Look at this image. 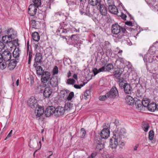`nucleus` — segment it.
Masks as SVG:
<instances>
[{
    "label": "nucleus",
    "instance_id": "8",
    "mask_svg": "<svg viewBox=\"0 0 158 158\" xmlns=\"http://www.w3.org/2000/svg\"><path fill=\"white\" fill-rule=\"evenodd\" d=\"M56 108L53 106H49L46 109L45 111V115L47 117H49L51 115L54 114L55 116V112Z\"/></svg>",
    "mask_w": 158,
    "mask_h": 158
},
{
    "label": "nucleus",
    "instance_id": "2",
    "mask_svg": "<svg viewBox=\"0 0 158 158\" xmlns=\"http://www.w3.org/2000/svg\"><path fill=\"white\" fill-rule=\"evenodd\" d=\"M120 82L119 84V86L122 89H123L125 93L127 94H130L132 90V87L131 85L127 83H125L126 81L120 80Z\"/></svg>",
    "mask_w": 158,
    "mask_h": 158
},
{
    "label": "nucleus",
    "instance_id": "34",
    "mask_svg": "<svg viewBox=\"0 0 158 158\" xmlns=\"http://www.w3.org/2000/svg\"><path fill=\"white\" fill-rule=\"evenodd\" d=\"M142 127L145 131L147 132L149 128V125L147 123H143L142 124Z\"/></svg>",
    "mask_w": 158,
    "mask_h": 158
},
{
    "label": "nucleus",
    "instance_id": "54",
    "mask_svg": "<svg viewBox=\"0 0 158 158\" xmlns=\"http://www.w3.org/2000/svg\"><path fill=\"white\" fill-rule=\"evenodd\" d=\"M126 24L129 26H132V22L131 21L127 22Z\"/></svg>",
    "mask_w": 158,
    "mask_h": 158
},
{
    "label": "nucleus",
    "instance_id": "1",
    "mask_svg": "<svg viewBox=\"0 0 158 158\" xmlns=\"http://www.w3.org/2000/svg\"><path fill=\"white\" fill-rule=\"evenodd\" d=\"M12 31L11 29H8L7 31V33L8 35H5L3 36L2 38V41L4 43H6L10 48H11L13 47V44L12 42V37L13 36L12 34L10 33L11 31Z\"/></svg>",
    "mask_w": 158,
    "mask_h": 158
},
{
    "label": "nucleus",
    "instance_id": "60",
    "mask_svg": "<svg viewBox=\"0 0 158 158\" xmlns=\"http://www.w3.org/2000/svg\"><path fill=\"white\" fill-rule=\"evenodd\" d=\"M2 29L1 27V26H0V37H1L2 35Z\"/></svg>",
    "mask_w": 158,
    "mask_h": 158
},
{
    "label": "nucleus",
    "instance_id": "26",
    "mask_svg": "<svg viewBox=\"0 0 158 158\" xmlns=\"http://www.w3.org/2000/svg\"><path fill=\"white\" fill-rule=\"evenodd\" d=\"M42 59V55L40 53H37L36 54L35 60L36 62L38 63H41Z\"/></svg>",
    "mask_w": 158,
    "mask_h": 158
},
{
    "label": "nucleus",
    "instance_id": "36",
    "mask_svg": "<svg viewBox=\"0 0 158 158\" xmlns=\"http://www.w3.org/2000/svg\"><path fill=\"white\" fill-rule=\"evenodd\" d=\"M154 137V132L153 130H151L149 132L148 138L150 140H152Z\"/></svg>",
    "mask_w": 158,
    "mask_h": 158
},
{
    "label": "nucleus",
    "instance_id": "58",
    "mask_svg": "<svg viewBox=\"0 0 158 158\" xmlns=\"http://www.w3.org/2000/svg\"><path fill=\"white\" fill-rule=\"evenodd\" d=\"M71 76V73L70 71H69L67 74V77L69 78Z\"/></svg>",
    "mask_w": 158,
    "mask_h": 158
},
{
    "label": "nucleus",
    "instance_id": "13",
    "mask_svg": "<svg viewBox=\"0 0 158 158\" xmlns=\"http://www.w3.org/2000/svg\"><path fill=\"white\" fill-rule=\"evenodd\" d=\"M58 77L54 76L52 77L49 81L50 84L52 87H56L58 85Z\"/></svg>",
    "mask_w": 158,
    "mask_h": 158
},
{
    "label": "nucleus",
    "instance_id": "44",
    "mask_svg": "<svg viewBox=\"0 0 158 158\" xmlns=\"http://www.w3.org/2000/svg\"><path fill=\"white\" fill-rule=\"evenodd\" d=\"M143 107H148L149 104V102L148 100H143L142 101Z\"/></svg>",
    "mask_w": 158,
    "mask_h": 158
},
{
    "label": "nucleus",
    "instance_id": "16",
    "mask_svg": "<svg viewBox=\"0 0 158 158\" xmlns=\"http://www.w3.org/2000/svg\"><path fill=\"white\" fill-rule=\"evenodd\" d=\"M50 73L48 72H45L42 75L41 81L44 83H45L49 80L50 78Z\"/></svg>",
    "mask_w": 158,
    "mask_h": 158
},
{
    "label": "nucleus",
    "instance_id": "50",
    "mask_svg": "<svg viewBox=\"0 0 158 158\" xmlns=\"http://www.w3.org/2000/svg\"><path fill=\"white\" fill-rule=\"evenodd\" d=\"M5 47L4 45L3 42L0 41V52L2 50V49Z\"/></svg>",
    "mask_w": 158,
    "mask_h": 158
},
{
    "label": "nucleus",
    "instance_id": "52",
    "mask_svg": "<svg viewBox=\"0 0 158 158\" xmlns=\"http://www.w3.org/2000/svg\"><path fill=\"white\" fill-rule=\"evenodd\" d=\"M121 17L123 20H125L127 16L125 14L122 13V14Z\"/></svg>",
    "mask_w": 158,
    "mask_h": 158
},
{
    "label": "nucleus",
    "instance_id": "38",
    "mask_svg": "<svg viewBox=\"0 0 158 158\" xmlns=\"http://www.w3.org/2000/svg\"><path fill=\"white\" fill-rule=\"evenodd\" d=\"M121 33H120V36H119L118 38L119 39H121L123 38V36H124V35L123 34V33H125L127 31L126 29L122 27L121 29Z\"/></svg>",
    "mask_w": 158,
    "mask_h": 158
},
{
    "label": "nucleus",
    "instance_id": "57",
    "mask_svg": "<svg viewBox=\"0 0 158 158\" xmlns=\"http://www.w3.org/2000/svg\"><path fill=\"white\" fill-rule=\"evenodd\" d=\"M73 77L76 80H77V75L76 74H74L73 76Z\"/></svg>",
    "mask_w": 158,
    "mask_h": 158
},
{
    "label": "nucleus",
    "instance_id": "39",
    "mask_svg": "<svg viewBox=\"0 0 158 158\" xmlns=\"http://www.w3.org/2000/svg\"><path fill=\"white\" fill-rule=\"evenodd\" d=\"M52 75H55L57 74L58 73V68L56 66H55L54 67L52 70Z\"/></svg>",
    "mask_w": 158,
    "mask_h": 158
},
{
    "label": "nucleus",
    "instance_id": "12",
    "mask_svg": "<svg viewBox=\"0 0 158 158\" xmlns=\"http://www.w3.org/2000/svg\"><path fill=\"white\" fill-rule=\"evenodd\" d=\"M37 8L32 4H30L28 8V14L32 16L35 15L37 12Z\"/></svg>",
    "mask_w": 158,
    "mask_h": 158
},
{
    "label": "nucleus",
    "instance_id": "18",
    "mask_svg": "<svg viewBox=\"0 0 158 158\" xmlns=\"http://www.w3.org/2000/svg\"><path fill=\"white\" fill-rule=\"evenodd\" d=\"M108 9L109 12L113 14L117 15L118 13V10L114 5H109L108 6Z\"/></svg>",
    "mask_w": 158,
    "mask_h": 158
},
{
    "label": "nucleus",
    "instance_id": "11",
    "mask_svg": "<svg viewBox=\"0 0 158 158\" xmlns=\"http://www.w3.org/2000/svg\"><path fill=\"white\" fill-rule=\"evenodd\" d=\"M65 110L64 107L59 106L56 108L55 116L59 117L64 114Z\"/></svg>",
    "mask_w": 158,
    "mask_h": 158
},
{
    "label": "nucleus",
    "instance_id": "14",
    "mask_svg": "<svg viewBox=\"0 0 158 158\" xmlns=\"http://www.w3.org/2000/svg\"><path fill=\"white\" fill-rule=\"evenodd\" d=\"M110 131L108 128H104L101 131L100 135L102 139H106L109 137Z\"/></svg>",
    "mask_w": 158,
    "mask_h": 158
},
{
    "label": "nucleus",
    "instance_id": "63",
    "mask_svg": "<svg viewBox=\"0 0 158 158\" xmlns=\"http://www.w3.org/2000/svg\"><path fill=\"white\" fill-rule=\"evenodd\" d=\"M34 83V81L33 80H31L30 81V84L31 85H32Z\"/></svg>",
    "mask_w": 158,
    "mask_h": 158
},
{
    "label": "nucleus",
    "instance_id": "24",
    "mask_svg": "<svg viewBox=\"0 0 158 158\" xmlns=\"http://www.w3.org/2000/svg\"><path fill=\"white\" fill-rule=\"evenodd\" d=\"M126 101V102L129 105H132L134 102V98L131 96L128 95L127 96Z\"/></svg>",
    "mask_w": 158,
    "mask_h": 158
},
{
    "label": "nucleus",
    "instance_id": "29",
    "mask_svg": "<svg viewBox=\"0 0 158 158\" xmlns=\"http://www.w3.org/2000/svg\"><path fill=\"white\" fill-rule=\"evenodd\" d=\"M32 36L33 40L35 41L38 42L40 40V36L37 32H34L32 34Z\"/></svg>",
    "mask_w": 158,
    "mask_h": 158
},
{
    "label": "nucleus",
    "instance_id": "22",
    "mask_svg": "<svg viewBox=\"0 0 158 158\" xmlns=\"http://www.w3.org/2000/svg\"><path fill=\"white\" fill-rule=\"evenodd\" d=\"M16 65V61L14 60H12L9 63L7 67L10 70H12L15 68Z\"/></svg>",
    "mask_w": 158,
    "mask_h": 158
},
{
    "label": "nucleus",
    "instance_id": "64",
    "mask_svg": "<svg viewBox=\"0 0 158 158\" xmlns=\"http://www.w3.org/2000/svg\"><path fill=\"white\" fill-rule=\"evenodd\" d=\"M19 80L18 79L17 80L16 82V85L17 86H18L19 85Z\"/></svg>",
    "mask_w": 158,
    "mask_h": 158
},
{
    "label": "nucleus",
    "instance_id": "30",
    "mask_svg": "<svg viewBox=\"0 0 158 158\" xmlns=\"http://www.w3.org/2000/svg\"><path fill=\"white\" fill-rule=\"evenodd\" d=\"M69 92V90H63L61 91L60 93L63 98L65 99L67 97Z\"/></svg>",
    "mask_w": 158,
    "mask_h": 158
},
{
    "label": "nucleus",
    "instance_id": "27",
    "mask_svg": "<svg viewBox=\"0 0 158 158\" xmlns=\"http://www.w3.org/2000/svg\"><path fill=\"white\" fill-rule=\"evenodd\" d=\"M20 51L18 48H15L14 50L13 53V57L18 60V58L19 57V52Z\"/></svg>",
    "mask_w": 158,
    "mask_h": 158
},
{
    "label": "nucleus",
    "instance_id": "53",
    "mask_svg": "<svg viewBox=\"0 0 158 158\" xmlns=\"http://www.w3.org/2000/svg\"><path fill=\"white\" fill-rule=\"evenodd\" d=\"M96 156V154L94 153H92L91 155L87 158H94Z\"/></svg>",
    "mask_w": 158,
    "mask_h": 158
},
{
    "label": "nucleus",
    "instance_id": "21",
    "mask_svg": "<svg viewBox=\"0 0 158 158\" xmlns=\"http://www.w3.org/2000/svg\"><path fill=\"white\" fill-rule=\"evenodd\" d=\"M88 3L91 6H97L102 2L101 0H88Z\"/></svg>",
    "mask_w": 158,
    "mask_h": 158
},
{
    "label": "nucleus",
    "instance_id": "3",
    "mask_svg": "<svg viewBox=\"0 0 158 158\" xmlns=\"http://www.w3.org/2000/svg\"><path fill=\"white\" fill-rule=\"evenodd\" d=\"M152 58L151 56H150V55L147 54L145 55L144 56L143 60L144 61L148 62L151 63V66L152 69H156L158 66V62L156 60H152Z\"/></svg>",
    "mask_w": 158,
    "mask_h": 158
},
{
    "label": "nucleus",
    "instance_id": "43",
    "mask_svg": "<svg viewBox=\"0 0 158 158\" xmlns=\"http://www.w3.org/2000/svg\"><path fill=\"white\" fill-rule=\"evenodd\" d=\"M76 82L73 79L69 78L67 80V83L68 85H73Z\"/></svg>",
    "mask_w": 158,
    "mask_h": 158
},
{
    "label": "nucleus",
    "instance_id": "10",
    "mask_svg": "<svg viewBox=\"0 0 158 158\" xmlns=\"http://www.w3.org/2000/svg\"><path fill=\"white\" fill-rule=\"evenodd\" d=\"M107 96L111 98H114L118 95V92L115 87H113L107 93Z\"/></svg>",
    "mask_w": 158,
    "mask_h": 158
},
{
    "label": "nucleus",
    "instance_id": "41",
    "mask_svg": "<svg viewBox=\"0 0 158 158\" xmlns=\"http://www.w3.org/2000/svg\"><path fill=\"white\" fill-rule=\"evenodd\" d=\"M79 38L78 34L73 35H71V39L72 41L77 40Z\"/></svg>",
    "mask_w": 158,
    "mask_h": 158
},
{
    "label": "nucleus",
    "instance_id": "46",
    "mask_svg": "<svg viewBox=\"0 0 158 158\" xmlns=\"http://www.w3.org/2000/svg\"><path fill=\"white\" fill-rule=\"evenodd\" d=\"M107 93L105 95L101 96L99 97V100L101 101L105 100L107 98H109L108 96H107Z\"/></svg>",
    "mask_w": 158,
    "mask_h": 158
},
{
    "label": "nucleus",
    "instance_id": "62",
    "mask_svg": "<svg viewBox=\"0 0 158 158\" xmlns=\"http://www.w3.org/2000/svg\"><path fill=\"white\" fill-rule=\"evenodd\" d=\"M122 52V50H119L118 52V54H119L120 56H121V53Z\"/></svg>",
    "mask_w": 158,
    "mask_h": 158
},
{
    "label": "nucleus",
    "instance_id": "33",
    "mask_svg": "<svg viewBox=\"0 0 158 158\" xmlns=\"http://www.w3.org/2000/svg\"><path fill=\"white\" fill-rule=\"evenodd\" d=\"M43 72V70L42 69L41 66H38L37 67L36 69L37 74L39 75H41L42 74Z\"/></svg>",
    "mask_w": 158,
    "mask_h": 158
},
{
    "label": "nucleus",
    "instance_id": "9",
    "mask_svg": "<svg viewBox=\"0 0 158 158\" xmlns=\"http://www.w3.org/2000/svg\"><path fill=\"white\" fill-rule=\"evenodd\" d=\"M1 54L2 61L8 62L11 58V54L8 50H5Z\"/></svg>",
    "mask_w": 158,
    "mask_h": 158
},
{
    "label": "nucleus",
    "instance_id": "28",
    "mask_svg": "<svg viewBox=\"0 0 158 158\" xmlns=\"http://www.w3.org/2000/svg\"><path fill=\"white\" fill-rule=\"evenodd\" d=\"M105 66H103L98 69L97 68H95L93 70V72L94 73V75L95 76L98 73L100 72H103L105 70Z\"/></svg>",
    "mask_w": 158,
    "mask_h": 158
},
{
    "label": "nucleus",
    "instance_id": "45",
    "mask_svg": "<svg viewBox=\"0 0 158 158\" xmlns=\"http://www.w3.org/2000/svg\"><path fill=\"white\" fill-rule=\"evenodd\" d=\"M113 68L112 64H109L106 66V69L107 71H110L113 69Z\"/></svg>",
    "mask_w": 158,
    "mask_h": 158
},
{
    "label": "nucleus",
    "instance_id": "5",
    "mask_svg": "<svg viewBox=\"0 0 158 158\" xmlns=\"http://www.w3.org/2000/svg\"><path fill=\"white\" fill-rule=\"evenodd\" d=\"M98 7H99V11L101 14V15L99 16L100 18L99 19V21H101L103 19V16H105L107 14V10L106 8L105 5L102 3L97 6Z\"/></svg>",
    "mask_w": 158,
    "mask_h": 158
},
{
    "label": "nucleus",
    "instance_id": "40",
    "mask_svg": "<svg viewBox=\"0 0 158 158\" xmlns=\"http://www.w3.org/2000/svg\"><path fill=\"white\" fill-rule=\"evenodd\" d=\"M6 62H7L4 61L0 63V68L1 69H3L6 68L7 66Z\"/></svg>",
    "mask_w": 158,
    "mask_h": 158
},
{
    "label": "nucleus",
    "instance_id": "25",
    "mask_svg": "<svg viewBox=\"0 0 158 158\" xmlns=\"http://www.w3.org/2000/svg\"><path fill=\"white\" fill-rule=\"evenodd\" d=\"M148 110L154 112L156 109V104L155 103H152L149 104L148 108Z\"/></svg>",
    "mask_w": 158,
    "mask_h": 158
},
{
    "label": "nucleus",
    "instance_id": "42",
    "mask_svg": "<svg viewBox=\"0 0 158 158\" xmlns=\"http://www.w3.org/2000/svg\"><path fill=\"white\" fill-rule=\"evenodd\" d=\"M91 90L90 89L86 90L84 93V96L86 98H89L91 94Z\"/></svg>",
    "mask_w": 158,
    "mask_h": 158
},
{
    "label": "nucleus",
    "instance_id": "56",
    "mask_svg": "<svg viewBox=\"0 0 158 158\" xmlns=\"http://www.w3.org/2000/svg\"><path fill=\"white\" fill-rule=\"evenodd\" d=\"M32 57V52L30 51L29 52V59H31Z\"/></svg>",
    "mask_w": 158,
    "mask_h": 158
},
{
    "label": "nucleus",
    "instance_id": "48",
    "mask_svg": "<svg viewBox=\"0 0 158 158\" xmlns=\"http://www.w3.org/2000/svg\"><path fill=\"white\" fill-rule=\"evenodd\" d=\"M30 25L32 26L33 28H35L36 26V21L34 20H32L30 22Z\"/></svg>",
    "mask_w": 158,
    "mask_h": 158
},
{
    "label": "nucleus",
    "instance_id": "47",
    "mask_svg": "<svg viewBox=\"0 0 158 158\" xmlns=\"http://www.w3.org/2000/svg\"><path fill=\"white\" fill-rule=\"evenodd\" d=\"M80 133L81 135V136L82 137H83L86 134V131L85 129L83 128H81V129Z\"/></svg>",
    "mask_w": 158,
    "mask_h": 158
},
{
    "label": "nucleus",
    "instance_id": "55",
    "mask_svg": "<svg viewBox=\"0 0 158 158\" xmlns=\"http://www.w3.org/2000/svg\"><path fill=\"white\" fill-rule=\"evenodd\" d=\"M12 130H11L10 131V132H9V134L7 136L6 139L9 138V137H11V134L12 133Z\"/></svg>",
    "mask_w": 158,
    "mask_h": 158
},
{
    "label": "nucleus",
    "instance_id": "17",
    "mask_svg": "<svg viewBox=\"0 0 158 158\" xmlns=\"http://www.w3.org/2000/svg\"><path fill=\"white\" fill-rule=\"evenodd\" d=\"M35 108H36V110L35 111V113L36 114V116L40 117L44 113V110L43 107L38 105Z\"/></svg>",
    "mask_w": 158,
    "mask_h": 158
},
{
    "label": "nucleus",
    "instance_id": "23",
    "mask_svg": "<svg viewBox=\"0 0 158 158\" xmlns=\"http://www.w3.org/2000/svg\"><path fill=\"white\" fill-rule=\"evenodd\" d=\"M136 107L139 110H141L143 108L142 101L139 100H137L135 103Z\"/></svg>",
    "mask_w": 158,
    "mask_h": 158
},
{
    "label": "nucleus",
    "instance_id": "20",
    "mask_svg": "<svg viewBox=\"0 0 158 158\" xmlns=\"http://www.w3.org/2000/svg\"><path fill=\"white\" fill-rule=\"evenodd\" d=\"M94 10L93 7H90L89 6H88L85 10V14L87 15L89 17H91L94 14Z\"/></svg>",
    "mask_w": 158,
    "mask_h": 158
},
{
    "label": "nucleus",
    "instance_id": "15",
    "mask_svg": "<svg viewBox=\"0 0 158 158\" xmlns=\"http://www.w3.org/2000/svg\"><path fill=\"white\" fill-rule=\"evenodd\" d=\"M52 93V89L49 87L45 88L43 92V96L45 98L50 97Z\"/></svg>",
    "mask_w": 158,
    "mask_h": 158
},
{
    "label": "nucleus",
    "instance_id": "61",
    "mask_svg": "<svg viewBox=\"0 0 158 158\" xmlns=\"http://www.w3.org/2000/svg\"><path fill=\"white\" fill-rule=\"evenodd\" d=\"M138 147V145H136L134 148V150L136 151L137 150V148Z\"/></svg>",
    "mask_w": 158,
    "mask_h": 158
},
{
    "label": "nucleus",
    "instance_id": "31",
    "mask_svg": "<svg viewBox=\"0 0 158 158\" xmlns=\"http://www.w3.org/2000/svg\"><path fill=\"white\" fill-rule=\"evenodd\" d=\"M73 104L70 103H67L65 105L64 109L65 110H70L73 106Z\"/></svg>",
    "mask_w": 158,
    "mask_h": 158
},
{
    "label": "nucleus",
    "instance_id": "4",
    "mask_svg": "<svg viewBox=\"0 0 158 158\" xmlns=\"http://www.w3.org/2000/svg\"><path fill=\"white\" fill-rule=\"evenodd\" d=\"M114 136H115V137H113L110 140V147L112 149L114 148L115 149L117 147L118 143L121 144V143H123L121 141L120 142L121 138L119 136H117V138L115 135Z\"/></svg>",
    "mask_w": 158,
    "mask_h": 158
},
{
    "label": "nucleus",
    "instance_id": "51",
    "mask_svg": "<svg viewBox=\"0 0 158 158\" xmlns=\"http://www.w3.org/2000/svg\"><path fill=\"white\" fill-rule=\"evenodd\" d=\"M61 33L66 34L68 32L67 31L66 29L61 28Z\"/></svg>",
    "mask_w": 158,
    "mask_h": 158
},
{
    "label": "nucleus",
    "instance_id": "59",
    "mask_svg": "<svg viewBox=\"0 0 158 158\" xmlns=\"http://www.w3.org/2000/svg\"><path fill=\"white\" fill-rule=\"evenodd\" d=\"M2 54L1 53H0V63H1L2 62Z\"/></svg>",
    "mask_w": 158,
    "mask_h": 158
},
{
    "label": "nucleus",
    "instance_id": "32",
    "mask_svg": "<svg viewBox=\"0 0 158 158\" xmlns=\"http://www.w3.org/2000/svg\"><path fill=\"white\" fill-rule=\"evenodd\" d=\"M41 0H33V2L34 4L33 5H34L36 7L38 8L41 5Z\"/></svg>",
    "mask_w": 158,
    "mask_h": 158
},
{
    "label": "nucleus",
    "instance_id": "35",
    "mask_svg": "<svg viewBox=\"0 0 158 158\" xmlns=\"http://www.w3.org/2000/svg\"><path fill=\"white\" fill-rule=\"evenodd\" d=\"M85 7L83 5L81 6L80 7L79 11L81 15H86L85 10Z\"/></svg>",
    "mask_w": 158,
    "mask_h": 158
},
{
    "label": "nucleus",
    "instance_id": "37",
    "mask_svg": "<svg viewBox=\"0 0 158 158\" xmlns=\"http://www.w3.org/2000/svg\"><path fill=\"white\" fill-rule=\"evenodd\" d=\"M69 95H68L66 98V99L68 101L71 100L73 98V97L74 95V93L73 92H71L70 93H69Z\"/></svg>",
    "mask_w": 158,
    "mask_h": 158
},
{
    "label": "nucleus",
    "instance_id": "6",
    "mask_svg": "<svg viewBox=\"0 0 158 158\" xmlns=\"http://www.w3.org/2000/svg\"><path fill=\"white\" fill-rule=\"evenodd\" d=\"M121 28L122 27L118 24L116 23L112 25L111 27L112 33L114 35H120V33H121Z\"/></svg>",
    "mask_w": 158,
    "mask_h": 158
},
{
    "label": "nucleus",
    "instance_id": "49",
    "mask_svg": "<svg viewBox=\"0 0 158 158\" xmlns=\"http://www.w3.org/2000/svg\"><path fill=\"white\" fill-rule=\"evenodd\" d=\"M85 85L84 84L83 85L81 84L80 85H74V87L77 89H80L81 87L83 86V85Z\"/></svg>",
    "mask_w": 158,
    "mask_h": 158
},
{
    "label": "nucleus",
    "instance_id": "19",
    "mask_svg": "<svg viewBox=\"0 0 158 158\" xmlns=\"http://www.w3.org/2000/svg\"><path fill=\"white\" fill-rule=\"evenodd\" d=\"M122 73L119 71H116L114 74V77L117 79V81L120 84V80L124 81L125 80L123 78L121 77Z\"/></svg>",
    "mask_w": 158,
    "mask_h": 158
},
{
    "label": "nucleus",
    "instance_id": "7",
    "mask_svg": "<svg viewBox=\"0 0 158 158\" xmlns=\"http://www.w3.org/2000/svg\"><path fill=\"white\" fill-rule=\"evenodd\" d=\"M27 103L29 106L32 108H35L38 106L37 100L34 97H31L28 99Z\"/></svg>",
    "mask_w": 158,
    "mask_h": 158
}]
</instances>
